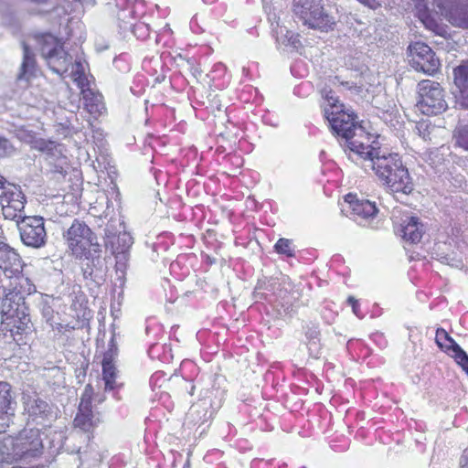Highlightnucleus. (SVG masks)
I'll return each mask as SVG.
<instances>
[{"label":"nucleus","instance_id":"423d86ee","mask_svg":"<svg viewBox=\"0 0 468 468\" xmlns=\"http://www.w3.org/2000/svg\"><path fill=\"white\" fill-rule=\"evenodd\" d=\"M23 399L28 423L50 427L59 416L58 406L39 394L25 395Z\"/></svg>","mask_w":468,"mask_h":468},{"label":"nucleus","instance_id":"6e6552de","mask_svg":"<svg viewBox=\"0 0 468 468\" xmlns=\"http://www.w3.org/2000/svg\"><path fill=\"white\" fill-rule=\"evenodd\" d=\"M102 250L100 244H93V247L84 250L83 254L75 256L81 261V271L84 279L90 280L97 284L105 281L107 264L105 258L101 255Z\"/></svg>","mask_w":468,"mask_h":468},{"label":"nucleus","instance_id":"603ef678","mask_svg":"<svg viewBox=\"0 0 468 468\" xmlns=\"http://www.w3.org/2000/svg\"><path fill=\"white\" fill-rule=\"evenodd\" d=\"M253 296L257 301L265 297L262 292H258L257 290L254 292Z\"/></svg>","mask_w":468,"mask_h":468},{"label":"nucleus","instance_id":"f704fd0d","mask_svg":"<svg viewBox=\"0 0 468 468\" xmlns=\"http://www.w3.org/2000/svg\"><path fill=\"white\" fill-rule=\"evenodd\" d=\"M128 5V0H108L106 6L108 10L118 16V19H122L119 16L120 11H124Z\"/></svg>","mask_w":468,"mask_h":468},{"label":"nucleus","instance_id":"09e8293b","mask_svg":"<svg viewBox=\"0 0 468 468\" xmlns=\"http://www.w3.org/2000/svg\"><path fill=\"white\" fill-rule=\"evenodd\" d=\"M72 67V73H77V74H82L83 73V67H82V64L80 62H76L75 65H73L72 63L69 65V67Z\"/></svg>","mask_w":468,"mask_h":468},{"label":"nucleus","instance_id":"c85d7f7f","mask_svg":"<svg viewBox=\"0 0 468 468\" xmlns=\"http://www.w3.org/2000/svg\"><path fill=\"white\" fill-rule=\"evenodd\" d=\"M116 333L114 330V325L112 324V337L108 344V349L103 353V359L107 361H115L116 357L119 354L118 344L115 340Z\"/></svg>","mask_w":468,"mask_h":468},{"label":"nucleus","instance_id":"9b49d317","mask_svg":"<svg viewBox=\"0 0 468 468\" xmlns=\"http://www.w3.org/2000/svg\"><path fill=\"white\" fill-rule=\"evenodd\" d=\"M23 243L32 248H41L46 243L47 233L41 217H24L17 222Z\"/></svg>","mask_w":468,"mask_h":468},{"label":"nucleus","instance_id":"79ce46f5","mask_svg":"<svg viewBox=\"0 0 468 468\" xmlns=\"http://www.w3.org/2000/svg\"><path fill=\"white\" fill-rule=\"evenodd\" d=\"M103 380H104V383H105V390L106 391L113 390V389L119 388H121L122 386V383L121 384L117 383L116 378H105Z\"/></svg>","mask_w":468,"mask_h":468},{"label":"nucleus","instance_id":"f8f14e48","mask_svg":"<svg viewBox=\"0 0 468 468\" xmlns=\"http://www.w3.org/2000/svg\"><path fill=\"white\" fill-rule=\"evenodd\" d=\"M435 5L453 27L468 29V0H435Z\"/></svg>","mask_w":468,"mask_h":468},{"label":"nucleus","instance_id":"4468645a","mask_svg":"<svg viewBox=\"0 0 468 468\" xmlns=\"http://www.w3.org/2000/svg\"><path fill=\"white\" fill-rule=\"evenodd\" d=\"M27 313H29V308L21 292L11 291L2 300L1 314L5 321Z\"/></svg>","mask_w":468,"mask_h":468},{"label":"nucleus","instance_id":"39448f33","mask_svg":"<svg viewBox=\"0 0 468 468\" xmlns=\"http://www.w3.org/2000/svg\"><path fill=\"white\" fill-rule=\"evenodd\" d=\"M42 57L47 60L50 69L63 75L69 70L72 57L65 51L58 38L49 33L37 36Z\"/></svg>","mask_w":468,"mask_h":468},{"label":"nucleus","instance_id":"aec40b11","mask_svg":"<svg viewBox=\"0 0 468 468\" xmlns=\"http://www.w3.org/2000/svg\"><path fill=\"white\" fill-rule=\"evenodd\" d=\"M402 238L411 243L420 241L424 233L423 225L419 221L418 218H408L401 225Z\"/></svg>","mask_w":468,"mask_h":468},{"label":"nucleus","instance_id":"a19ab883","mask_svg":"<svg viewBox=\"0 0 468 468\" xmlns=\"http://www.w3.org/2000/svg\"><path fill=\"white\" fill-rule=\"evenodd\" d=\"M325 100L328 101L329 105H330V108L332 109V111H339L340 110V104H338V100L337 98L335 96V92L333 90H329L326 94H325Z\"/></svg>","mask_w":468,"mask_h":468},{"label":"nucleus","instance_id":"f3484780","mask_svg":"<svg viewBox=\"0 0 468 468\" xmlns=\"http://www.w3.org/2000/svg\"><path fill=\"white\" fill-rule=\"evenodd\" d=\"M0 267L12 273L22 271L23 262L20 255L8 244L0 241Z\"/></svg>","mask_w":468,"mask_h":468},{"label":"nucleus","instance_id":"f03ea898","mask_svg":"<svg viewBox=\"0 0 468 468\" xmlns=\"http://www.w3.org/2000/svg\"><path fill=\"white\" fill-rule=\"evenodd\" d=\"M38 428L24 429L4 442L2 453L6 462L31 463L45 452V445Z\"/></svg>","mask_w":468,"mask_h":468},{"label":"nucleus","instance_id":"4c0bfd02","mask_svg":"<svg viewBox=\"0 0 468 468\" xmlns=\"http://www.w3.org/2000/svg\"><path fill=\"white\" fill-rule=\"evenodd\" d=\"M413 3L419 17L424 22L430 16L427 4L424 0H413Z\"/></svg>","mask_w":468,"mask_h":468},{"label":"nucleus","instance_id":"b1692460","mask_svg":"<svg viewBox=\"0 0 468 468\" xmlns=\"http://www.w3.org/2000/svg\"><path fill=\"white\" fill-rule=\"evenodd\" d=\"M133 244L132 236L125 231H119L115 239L109 243L112 254L125 253Z\"/></svg>","mask_w":468,"mask_h":468},{"label":"nucleus","instance_id":"412c9836","mask_svg":"<svg viewBox=\"0 0 468 468\" xmlns=\"http://www.w3.org/2000/svg\"><path fill=\"white\" fill-rule=\"evenodd\" d=\"M452 141L454 146L468 153V113L459 115L452 132Z\"/></svg>","mask_w":468,"mask_h":468},{"label":"nucleus","instance_id":"0eeeda50","mask_svg":"<svg viewBox=\"0 0 468 468\" xmlns=\"http://www.w3.org/2000/svg\"><path fill=\"white\" fill-rule=\"evenodd\" d=\"M416 107L426 115H437L445 112L448 104L440 83L430 80L420 81L418 84Z\"/></svg>","mask_w":468,"mask_h":468},{"label":"nucleus","instance_id":"8fccbe9b","mask_svg":"<svg viewBox=\"0 0 468 468\" xmlns=\"http://www.w3.org/2000/svg\"><path fill=\"white\" fill-rule=\"evenodd\" d=\"M61 448V445H55L53 441L49 442V454L54 455L55 453H58L59 449Z\"/></svg>","mask_w":468,"mask_h":468},{"label":"nucleus","instance_id":"5fc2aeb1","mask_svg":"<svg viewBox=\"0 0 468 468\" xmlns=\"http://www.w3.org/2000/svg\"><path fill=\"white\" fill-rule=\"evenodd\" d=\"M131 91L134 94H137V93L142 94L144 92V89L141 88L139 90H135V89L133 87H131Z\"/></svg>","mask_w":468,"mask_h":468},{"label":"nucleus","instance_id":"de8ad7c7","mask_svg":"<svg viewBox=\"0 0 468 468\" xmlns=\"http://www.w3.org/2000/svg\"><path fill=\"white\" fill-rule=\"evenodd\" d=\"M347 302L352 305V309L355 314L358 315V303L357 300L353 296H349Z\"/></svg>","mask_w":468,"mask_h":468},{"label":"nucleus","instance_id":"69168bd1","mask_svg":"<svg viewBox=\"0 0 468 468\" xmlns=\"http://www.w3.org/2000/svg\"><path fill=\"white\" fill-rule=\"evenodd\" d=\"M58 326H57V329H59V326H61V324H58Z\"/></svg>","mask_w":468,"mask_h":468},{"label":"nucleus","instance_id":"473e14b6","mask_svg":"<svg viewBox=\"0 0 468 468\" xmlns=\"http://www.w3.org/2000/svg\"><path fill=\"white\" fill-rule=\"evenodd\" d=\"M176 63L181 70L190 72L194 77H197L198 70L195 68V60L193 58H185L179 56L176 59Z\"/></svg>","mask_w":468,"mask_h":468},{"label":"nucleus","instance_id":"c03bdc74","mask_svg":"<svg viewBox=\"0 0 468 468\" xmlns=\"http://www.w3.org/2000/svg\"><path fill=\"white\" fill-rule=\"evenodd\" d=\"M78 411L86 412V413L88 411H92V410H91V401H87V400L80 399Z\"/></svg>","mask_w":468,"mask_h":468},{"label":"nucleus","instance_id":"e2e57ef3","mask_svg":"<svg viewBox=\"0 0 468 468\" xmlns=\"http://www.w3.org/2000/svg\"><path fill=\"white\" fill-rule=\"evenodd\" d=\"M63 10H64V13L68 12V9H66L65 7H63Z\"/></svg>","mask_w":468,"mask_h":468},{"label":"nucleus","instance_id":"393cba45","mask_svg":"<svg viewBox=\"0 0 468 468\" xmlns=\"http://www.w3.org/2000/svg\"><path fill=\"white\" fill-rule=\"evenodd\" d=\"M435 341L441 349H443L445 352H452V354H456L455 346L459 345L449 335V334L444 329H437Z\"/></svg>","mask_w":468,"mask_h":468},{"label":"nucleus","instance_id":"c9c22d12","mask_svg":"<svg viewBox=\"0 0 468 468\" xmlns=\"http://www.w3.org/2000/svg\"><path fill=\"white\" fill-rule=\"evenodd\" d=\"M102 379L116 378L118 370L114 361L102 360Z\"/></svg>","mask_w":468,"mask_h":468},{"label":"nucleus","instance_id":"ddd939ff","mask_svg":"<svg viewBox=\"0 0 468 468\" xmlns=\"http://www.w3.org/2000/svg\"><path fill=\"white\" fill-rule=\"evenodd\" d=\"M16 405L12 386L6 381H0V433L5 432L9 426L11 418L15 415Z\"/></svg>","mask_w":468,"mask_h":468},{"label":"nucleus","instance_id":"3c124183","mask_svg":"<svg viewBox=\"0 0 468 468\" xmlns=\"http://www.w3.org/2000/svg\"><path fill=\"white\" fill-rule=\"evenodd\" d=\"M83 393L90 394L92 396L93 395L92 386L90 384L86 385Z\"/></svg>","mask_w":468,"mask_h":468},{"label":"nucleus","instance_id":"49530a36","mask_svg":"<svg viewBox=\"0 0 468 468\" xmlns=\"http://www.w3.org/2000/svg\"><path fill=\"white\" fill-rule=\"evenodd\" d=\"M5 183L6 180L5 179V177L0 176V197H6V195L8 194L9 190H7Z\"/></svg>","mask_w":468,"mask_h":468},{"label":"nucleus","instance_id":"bb28decb","mask_svg":"<svg viewBox=\"0 0 468 468\" xmlns=\"http://www.w3.org/2000/svg\"><path fill=\"white\" fill-rule=\"evenodd\" d=\"M74 425L84 431H89L95 425L93 412L78 411L74 419Z\"/></svg>","mask_w":468,"mask_h":468},{"label":"nucleus","instance_id":"864d4df0","mask_svg":"<svg viewBox=\"0 0 468 468\" xmlns=\"http://www.w3.org/2000/svg\"><path fill=\"white\" fill-rule=\"evenodd\" d=\"M91 398H92L91 395L82 393L80 399L87 400V401H91Z\"/></svg>","mask_w":468,"mask_h":468},{"label":"nucleus","instance_id":"72a5a7b5","mask_svg":"<svg viewBox=\"0 0 468 468\" xmlns=\"http://www.w3.org/2000/svg\"><path fill=\"white\" fill-rule=\"evenodd\" d=\"M455 350L456 354H451V356L468 375V355L460 346H456Z\"/></svg>","mask_w":468,"mask_h":468},{"label":"nucleus","instance_id":"7ed1b4c3","mask_svg":"<svg viewBox=\"0 0 468 468\" xmlns=\"http://www.w3.org/2000/svg\"><path fill=\"white\" fill-rule=\"evenodd\" d=\"M324 116L330 123L333 133L335 136L345 139L346 146L350 151L363 156L365 151L367 150L370 145H365L354 139V137L356 136L357 130L362 132L361 126H358L354 113L346 112L345 105L341 104L339 111L325 109Z\"/></svg>","mask_w":468,"mask_h":468},{"label":"nucleus","instance_id":"13d9d810","mask_svg":"<svg viewBox=\"0 0 468 468\" xmlns=\"http://www.w3.org/2000/svg\"><path fill=\"white\" fill-rule=\"evenodd\" d=\"M159 200H160V208H165V204L163 203L161 197H159Z\"/></svg>","mask_w":468,"mask_h":468},{"label":"nucleus","instance_id":"ea45409f","mask_svg":"<svg viewBox=\"0 0 468 468\" xmlns=\"http://www.w3.org/2000/svg\"><path fill=\"white\" fill-rule=\"evenodd\" d=\"M41 314L42 317L45 319V321L49 324L52 328H54L53 325V318H54V310L52 307L48 303H43L41 307Z\"/></svg>","mask_w":468,"mask_h":468},{"label":"nucleus","instance_id":"f257e3e1","mask_svg":"<svg viewBox=\"0 0 468 468\" xmlns=\"http://www.w3.org/2000/svg\"><path fill=\"white\" fill-rule=\"evenodd\" d=\"M363 166L375 171L376 176L391 192L410 194L413 184L408 169L398 154H380L378 149L369 147L365 151Z\"/></svg>","mask_w":468,"mask_h":468},{"label":"nucleus","instance_id":"052dcab7","mask_svg":"<svg viewBox=\"0 0 468 468\" xmlns=\"http://www.w3.org/2000/svg\"><path fill=\"white\" fill-rule=\"evenodd\" d=\"M152 62H154V64H158V60H152Z\"/></svg>","mask_w":468,"mask_h":468},{"label":"nucleus","instance_id":"5701e85b","mask_svg":"<svg viewBox=\"0 0 468 468\" xmlns=\"http://www.w3.org/2000/svg\"><path fill=\"white\" fill-rule=\"evenodd\" d=\"M2 203L6 202V205L3 204V212L5 216H7L9 210L15 212H21L25 207V196L19 189L16 191H8L6 197H2Z\"/></svg>","mask_w":468,"mask_h":468},{"label":"nucleus","instance_id":"4be33fe9","mask_svg":"<svg viewBox=\"0 0 468 468\" xmlns=\"http://www.w3.org/2000/svg\"><path fill=\"white\" fill-rule=\"evenodd\" d=\"M82 95L84 108L87 112L93 116L101 115L105 109L102 95L90 89L82 90Z\"/></svg>","mask_w":468,"mask_h":468},{"label":"nucleus","instance_id":"bf43d9fd","mask_svg":"<svg viewBox=\"0 0 468 468\" xmlns=\"http://www.w3.org/2000/svg\"><path fill=\"white\" fill-rule=\"evenodd\" d=\"M154 191H155V197H160V194H161V193H160V189H156V190H154Z\"/></svg>","mask_w":468,"mask_h":468},{"label":"nucleus","instance_id":"2eb2a0df","mask_svg":"<svg viewBox=\"0 0 468 468\" xmlns=\"http://www.w3.org/2000/svg\"><path fill=\"white\" fill-rule=\"evenodd\" d=\"M453 83L459 90L457 103L462 108L468 109V58L462 60L453 69Z\"/></svg>","mask_w":468,"mask_h":468},{"label":"nucleus","instance_id":"2f4dec72","mask_svg":"<svg viewBox=\"0 0 468 468\" xmlns=\"http://www.w3.org/2000/svg\"><path fill=\"white\" fill-rule=\"evenodd\" d=\"M121 231L117 229L115 221L111 219L104 229V245L109 248V243L115 239L117 234Z\"/></svg>","mask_w":468,"mask_h":468},{"label":"nucleus","instance_id":"c756f323","mask_svg":"<svg viewBox=\"0 0 468 468\" xmlns=\"http://www.w3.org/2000/svg\"><path fill=\"white\" fill-rule=\"evenodd\" d=\"M319 331L316 328H310L306 332V337L309 339L307 344L310 354L314 356H317L319 351V345L316 340H318Z\"/></svg>","mask_w":468,"mask_h":468},{"label":"nucleus","instance_id":"6ab92c4d","mask_svg":"<svg viewBox=\"0 0 468 468\" xmlns=\"http://www.w3.org/2000/svg\"><path fill=\"white\" fill-rule=\"evenodd\" d=\"M23 47V61L20 71L17 75L18 80H29L36 75L37 61L35 54L26 42H22Z\"/></svg>","mask_w":468,"mask_h":468},{"label":"nucleus","instance_id":"4d7b16f0","mask_svg":"<svg viewBox=\"0 0 468 468\" xmlns=\"http://www.w3.org/2000/svg\"><path fill=\"white\" fill-rule=\"evenodd\" d=\"M7 216H5V218H8V217H13V218H16L17 215L16 214H12L11 210H9L7 213Z\"/></svg>","mask_w":468,"mask_h":468},{"label":"nucleus","instance_id":"680f3d73","mask_svg":"<svg viewBox=\"0 0 468 468\" xmlns=\"http://www.w3.org/2000/svg\"><path fill=\"white\" fill-rule=\"evenodd\" d=\"M53 9L56 10V11H58V6L53 7Z\"/></svg>","mask_w":468,"mask_h":468},{"label":"nucleus","instance_id":"a211bd4d","mask_svg":"<svg viewBox=\"0 0 468 468\" xmlns=\"http://www.w3.org/2000/svg\"><path fill=\"white\" fill-rule=\"evenodd\" d=\"M345 201L349 204L352 214L362 218H374L378 212L374 202H370L367 199L359 200L352 194H347L345 197Z\"/></svg>","mask_w":468,"mask_h":468},{"label":"nucleus","instance_id":"a878e982","mask_svg":"<svg viewBox=\"0 0 468 468\" xmlns=\"http://www.w3.org/2000/svg\"><path fill=\"white\" fill-rule=\"evenodd\" d=\"M169 81L164 74H159L154 79V83L151 87V96L154 101H160L165 91L169 90Z\"/></svg>","mask_w":468,"mask_h":468},{"label":"nucleus","instance_id":"a18cd8bd","mask_svg":"<svg viewBox=\"0 0 468 468\" xmlns=\"http://www.w3.org/2000/svg\"><path fill=\"white\" fill-rule=\"evenodd\" d=\"M459 468H468V447L463 452Z\"/></svg>","mask_w":468,"mask_h":468},{"label":"nucleus","instance_id":"58836bf2","mask_svg":"<svg viewBox=\"0 0 468 468\" xmlns=\"http://www.w3.org/2000/svg\"><path fill=\"white\" fill-rule=\"evenodd\" d=\"M438 260L446 265L461 269L463 267V261L460 259H456L454 257H452L450 255H441Z\"/></svg>","mask_w":468,"mask_h":468},{"label":"nucleus","instance_id":"37998d69","mask_svg":"<svg viewBox=\"0 0 468 468\" xmlns=\"http://www.w3.org/2000/svg\"><path fill=\"white\" fill-rule=\"evenodd\" d=\"M154 178L157 186H160L161 183L165 184V175L161 170L154 169L153 171Z\"/></svg>","mask_w":468,"mask_h":468},{"label":"nucleus","instance_id":"7c9ffc66","mask_svg":"<svg viewBox=\"0 0 468 468\" xmlns=\"http://www.w3.org/2000/svg\"><path fill=\"white\" fill-rule=\"evenodd\" d=\"M16 148L9 139L0 134V158L10 157L15 154Z\"/></svg>","mask_w":468,"mask_h":468},{"label":"nucleus","instance_id":"0e129e2a","mask_svg":"<svg viewBox=\"0 0 468 468\" xmlns=\"http://www.w3.org/2000/svg\"><path fill=\"white\" fill-rule=\"evenodd\" d=\"M58 326H57V329H59V326H61V324H58Z\"/></svg>","mask_w":468,"mask_h":468},{"label":"nucleus","instance_id":"20e7f679","mask_svg":"<svg viewBox=\"0 0 468 468\" xmlns=\"http://www.w3.org/2000/svg\"><path fill=\"white\" fill-rule=\"evenodd\" d=\"M330 6L325 7L323 0H293L294 15L310 28L324 32L334 30L336 24L335 16Z\"/></svg>","mask_w":468,"mask_h":468},{"label":"nucleus","instance_id":"1a4fd4ad","mask_svg":"<svg viewBox=\"0 0 468 468\" xmlns=\"http://www.w3.org/2000/svg\"><path fill=\"white\" fill-rule=\"evenodd\" d=\"M63 238L74 256H80L83 254L84 250L93 247V244H99L96 235L90 227L78 218L74 219L71 226L63 233Z\"/></svg>","mask_w":468,"mask_h":468},{"label":"nucleus","instance_id":"6e6d98bb","mask_svg":"<svg viewBox=\"0 0 468 468\" xmlns=\"http://www.w3.org/2000/svg\"><path fill=\"white\" fill-rule=\"evenodd\" d=\"M32 2L37 3V4H45L50 2V0H31Z\"/></svg>","mask_w":468,"mask_h":468},{"label":"nucleus","instance_id":"9d476101","mask_svg":"<svg viewBox=\"0 0 468 468\" xmlns=\"http://www.w3.org/2000/svg\"><path fill=\"white\" fill-rule=\"evenodd\" d=\"M408 51L410 64L417 71L432 75L439 70L440 60L427 44L415 42L409 46Z\"/></svg>","mask_w":468,"mask_h":468},{"label":"nucleus","instance_id":"e433bc0d","mask_svg":"<svg viewBox=\"0 0 468 468\" xmlns=\"http://www.w3.org/2000/svg\"><path fill=\"white\" fill-rule=\"evenodd\" d=\"M275 250L278 253L285 254L287 256H292L291 250V240L287 239H280L275 244Z\"/></svg>","mask_w":468,"mask_h":468},{"label":"nucleus","instance_id":"cd10ccee","mask_svg":"<svg viewBox=\"0 0 468 468\" xmlns=\"http://www.w3.org/2000/svg\"><path fill=\"white\" fill-rule=\"evenodd\" d=\"M59 145L53 141H47L45 139H37L34 141L33 147L40 152L47 153L49 155L55 156L60 151L58 150Z\"/></svg>","mask_w":468,"mask_h":468},{"label":"nucleus","instance_id":"dca6fc26","mask_svg":"<svg viewBox=\"0 0 468 468\" xmlns=\"http://www.w3.org/2000/svg\"><path fill=\"white\" fill-rule=\"evenodd\" d=\"M11 326L10 333L14 340L17 343L26 344V339L34 332L33 324L30 319L29 313L22 314L18 317L6 321Z\"/></svg>","mask_w":468,"mask_h":468}]
</instances>
